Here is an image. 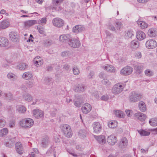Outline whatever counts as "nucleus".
I'll list each match as a JSON object with an SVG mask.
<instances>
[{
    "instance_id": "obj_1",
    "label": "nucleus",
    "mask_w": 157,
    "mask_h": 157,
    "mask_svg": "<svg viewBox=\"0 0 157 157\" xmlns=\"http://www.w3.org/2000/svg\"><path fill=\"white\" fill-rule=\"evenodd\" d=\"M19 124L23 128H29L33 125L34 121L32 119L30 118H25L21 120Z\"/></svg>"
},
{
    "instance_id": "obj_2",
    "label": "nucleus",
    "mask_w": 157,
    "mask_h": 157,
    "mask_svg": "<svg viewBox=\"0 0 157 157\" xmlns=\"http://www.w3.org/2000/svg\"><path fill=\"white\" fill-rule=\"evenodd\" d=\"M143 97V96L141 94L133 91L130 94L129 99L131 101L136 102L142 98Z\"/></svg>"
},
{
    "instance_id": "obj_3",
    "label": "nucleus",
    "mask_w": 157,
    "mask_h": 157,
    "mask_svg": "<svg viewBox=\"0 0 157 157\" xmlns=\"http://www.w3.org/2000/svg\"><path fill=\"white\" fill-rule=\"evenodd\" d=\"M60 128L63 134L68 137H71L72 134L70 126L67 124H63L60 126Z\"/></svg>"
},
{
    "instance_id": "obj_4",
    "label": "nucleus",
    "mask_w": 157,
    "mask_h": 157,
    "mask_svg": "<svg viewBox=\"0 0 157 157\" xmlns=\"http://www.w3.org/2000/svg\"><path fill=\"white\" fill-rule=\"evenodd\" d=\"M63 0H52L53 6L51 7V9L56 11H61L63 8L60 6Z\"/></svg>"
},
{
    "instance_id": "obj_5",
    "label": "nucleus",
    "mask_w": 157,
    "mask_h": 157,
    "mask_svg": "<svg viewBox=\"0 0 157 157\" xmlns=\"http://www.w3.org/2000/svg\"><path fill=\"white\" fill-rule=\"evenodd\" d=\"M32 113L33 117L37 119H42L44 118V112L38 109L33 110Z\"/></svg>"
},
{
    "instance_id": "obj_6",
    "label": "nucleus",
    "mask_w": 157,
    "mask_h": 157,
    "mask_svg": "<svg viewBox=\"0 0 157 157\" xmlns=\"http://www.w3.org/2000/svg\"><path fill=\"white\" fill-rule=\"evenodd\" d=\"M52 23L54 26L57 28H60L64 25V21L60 18L56 17L52 20Z\"/></svg>"
},
{
    "instance_id": "obj_7",
    "label": "nucleus",
    "mask_w": 157,
    "mask_h": 157,
    "mask_svg": "<svg viewBox=\"0 0 157 157\" xmlns=\"http://www.w3.org/2000/svg\"><path fill=\"white\" fill-rule=\"evenodd\" d=\"M145 46L148 49H154L157 47V42L153 39H149L146 42Z\"/></svg>"
},
{
    "instance_id": "obj_8",
    "label": "nucleus",
    "mask_w": 157,
    "mask_h": 157,
    "mask_svg": "<svg viewBox=\"0 0 157 157\" xmlns=\"http://www.w3.org/2000/svg\"><path fill=\"white\" fill-rule=\"evenodd\" d=\"M68 44L71 47L73 48H77L80 46V42L77 39L75 38H70Z\"/></svg>"
},
{
    "instance_id": "obj_9",
    "label": "nucleus",
    "mask_w": 157,
    "mask_h": 157,
    "mask_svg": "<svg viewBox=\"0 0 157 157\" xmlns=\"http://www.w3.org/2000/svg\"><path fill=\"white\" fill-rule=\"evenodd\" d=\"M133 71V68L130 66H127L122 68L120 71V74L123 75H128L131 74Z\"/></svg>"
},
{
    "instance_id": "obj_10",
    "label": "nucleus",
    "mask_w": 157,
    "mask_h": 157,
    "mask_svg": "<svg viewBox=\"0 0 157 157\" xmlns=\"http://www.w3.org/2000/svg\"><path fill=\"white\" fill-rule=\"evenodd\" d=\"M123 89L122 85L120 84H117L113 86L112 88V91L113 94H117L121 92Z\"/></svg>"
},
{
    "instance_id": "obj_11",
    "label": "nucleus",
    "mask_w": 157,
    "mask_h": 157,
    "mask_svg": "<svg viewBox=\"0 0 157 157\" xmlns=\"http://www.w3.org/2000/svg\"><path fill=\"white\" fill-rule=\"evenodd\" d=\"M50 143L49 137L47 136H44L41 139L40 145L41 147L45 148L48 147Z\"/></svg>"
},
{
    "instance_id": "obj_12",
    "label": "nucleus",
    "mask_w": 157,
    "mask_h": 157,
    "mask_svg": "<svg viewBox=\"0 0 157 157\" xmlns=\"http://www.w3.org/2000/svg\"><path fill=\"white\" fill-rule=\"evenodd\" d=\"M107 140L108 143L111 145H114L117 141V137L112 135L108 136Z\"/></svg>"
},
{
    "instance_id": "obj_13",
    "label": "nucleus",
    "mask_w": 157,
    "mask_h": 157,
    "mask_svg": "<svg viewBox=\"0 0 157 157\" xmlns=\"http://www.w3.org/2000/svg\"><path fill=\"white\" fill-rule=\"evenodd\" d=\"M92 107L91 105L88 103H85L81 108L82 112L85 114L88 113L91 110Z\"/></svg>"
},
{
    "instance_id": "obj_14",
    "label": "nucleus",
    "mask_w": 157,
    "mask_h": 157,
    "mask_svg": "<svg viewBox=\"0 0 157 157\" xmlns=\"http://www.w3.org/2000/svg\"><path fill=\"white\" fill-rule=\"evenodd\" d=\"M85 30L84 27L80 25H78L74 27L72 29V32L75 33L77 34Z\"/></svg>"
},
{
    "instance_id": "obj_15",
    "label": "nucleus",
    "mask_w": 157,
    "mask_h": 157,
    "mask_svg": "<svg viewBox=\"0 0 157 157\" xmlns=\"http://www.w3.org/2000/svg\"><path fill=\"white\" fill-rule=\"evenodd\" d=\"M71 37L68 34L60 35L59 36V41L63 43H66L67 41H69Z\"/></svg>"
},
{
    "instance_id": "obj_16",
    "label": "nucleus",
    "mask_w": 157,
    "mask_h": 157,
    "mask_svg": "<svg viewBox=\"0 0 157 157\" xmlns=\"http://www.w3.org/2000/svg\"><path fill=\"white\" fill-rule=\"evenodd\" d=\"M10 39L14 42H16L18 39L19 36L17 32H12L9 34Z\"/></svg>"
},
{
    "instance_id": "obj_17",
    "label": "nucleus",
    "mask_w": 157,
    "mask_h": 157,
    "mask_svg": "<svg viewBox=\"0 0 157 157\" xmlns=\"http://www.w3.org/2000/svg\"><path fill=\"white\" fill-rule=\"evenodd\" d=\"M94 137L97 141L101 144H104L106 142L105 138L104 136L100 135L96 136L94 135Z\"/></svg>"
},
{
    "instance_id": "obj_18",
    "label": "nucleus",
    "mask_w": 157,
    "mask_h": 157,
    "mask_svg": "<svg viewBox=\"0 0 157 157\" xmlns=\"http://www.w3.org/2000/svg\"><path fill=\"white\" fill-rule=\"evenodd\" d=\"M128 140L125 137H123L119 143V146L121 148H125L128 144Z\"/></svg>"
},
{
    "instance_id": "obj_19",
    "label": "nucleus",
    "mask_w": 157,
    "mask_h": 157,
    "mask_svg": "<svg viewBox=\"0 0 157 157\" xmlns=\"http://www.w3.org/2000/svg\"><path fill=\"white\" fill-rule=\"evenodd\" d=\"M93 127L94 132L96 133L99 132L101 129V127L100 123L95 122L93 124Z\"/></svg>"
},
{
    "instance_id": "obj_20",
    "label": "nucleus",
    "mask_w": 157,
    "mask_h": 157,
    "mask_svg": "<svg viewBox=\"0 0 157 157\" xmlns=\"http://www.w3.org/2000/svg\"><path fill=\"white\" fill-rule=\"evenodd\" d=\"M15 149L16 151L19 154H22L23 152L22 144L20 142H17L15 145Z\"/></svg>"
},
{
    "instance_id": "obj_21",
    "label": "nucleus",
    "mask_w": 157,
    "mask_h": 157,
    "mask_svg": "<svg viewBox=\"0 0 157 157\" xmlns=\"http://www.w3.org/2000/svg\"><path fill=\"white\" fill-rule=\"evenodd\" d=\"M134 115L139 120L141 121H144L146 117V116L145 114L140 112H138L135 113Z\"/></svg>"
},
{
    "instance_id": "obj_22",
    "label": "nucleus",
    "mask_w": 157,
    "mask_h": 157,
    "mask_svg": "<svg viewBox=\"0 0 157 157\" xmlns=\"http://www.w3.org/2000/svg\"><path fill=\"white\" fill-rule=\"evenodd\" d=\"M37 23V21L36 20H29L24 22V26L26 28H28Z\"/></svg>"
},
{
    "instance_id": "obj_23",
    "label": "nucleus",
    "mask_w": 157,
    "mask_h": 157,
    "mask_svg": "<svg viewBox=\"0 0 157 157\" xmlns=\"http://www.w3.org/2000/svg\"><path fill=\"white\" fill-rule=\"evenodd\" d=\"M136 37L138 40H142L146 38V35L143 31H139L137 32Z\"/></svg>"
},
{
    "instance_id": "obj_24",
    "label": "nucleus",
    "mask_w": 157,
    "mask_h": 157,
    "mask_svg": "<svg viewBox=\"0 0 157 157\" xmlns=\"http://www.w3.org/2000/svg\"><path fill=\"white\" fill-rule=\"evenodd\" d=\"M148 35L150 37H155L157 35L156 29L155 28H152L148 30L147 32Z\"/></svg>"
},
{
    "instance_id": "obj_25",
    "label": "nucleus",
    "mask_w": 157,
    "mask_h": 157,
    "mask_svg": "<svg viewBox=\"0 0 157 157\" xmlns=\"http://www.w3.org/2000/svg\"><path fill=\"white\" fill-rule=\"evenodd\" d=\"M140 44L138 41L136 40H133L130 43V47L132 49H136L139 47Z\"/></svg>"
},
{
    "instance_id": "obj_26",
    "label": "nucleus",
    "mask_w": 157,
    "mask_h": 157,
    "mask_svg": "<svg viewBox=\"0 0 157 157\" xmlns=\"http://www.w3.org/2000/svg\"><path fill=\"white\" fill-rule=\"evenodd\" d=\"M86 88V87L83 84H78L75 86L74 88L75 91L76 92H81L84 91Z\"/></svg>"
},
{
    "instance_id": "obj_27",
    "label": "nucleus",
    "mask_w": 157,
    "mask_h": 157,
    "mask_svg": "<svg viewBox=\"0 0 157 157\" xmlns=\"http://www.w3.org/2000/svg\"><path fill=\"white\" fill-rule=\"evenodd\" d=\"M10 25V22L8 20L6 19L1 22L0 28L2 29H5L8 27Z\"/></svg>"
},
{
    "instance_id": "obj_28",
    "label": "nucleus",
    "mask_w": 157,
    "mask_h": 157,
    "mask_svg": "<svg viewBox=\"0 0 157 157\" xmlns=\"http://www.w3.org/2000/svg\"><path fill=\"white\" fill-rule=\"evenodd\" d=\"M16 108V112L19 113H23L26 111V108L22 105H17Z\"/></svg>"
},
{
    "instance_id": "obj_29",
    "label": "nucleus",
    "mask_w": 157,
    "mask_h": 157,
    "mask_svg": "<svg viewBox=\"0 0 157 157\" xmlns=\"http://www.w3.org/2000/svg\"><path fill=\"white\" fill-rule=\"evenodd\" d=\"M134 67L137 72L140 73L142 71L143 66L140 63H137L133 65Z\"/></svg>"
},
{
    "instance_id": "obj_30",
    "label": "nucleus",
    "mask_w": 157,
    "mask_h": 157,
    "mask_svg": "<svg viewBox=\"0 0 157 157\" xmlns=\"http://www.w3.org/2000/svg\"><path fill=\"white\" fill-rule=\"evenodd\" d=\"M8 44V41L5 37H0V46L1 47H6Z\"/></svg>"
},
{
    "instance_id": "obj_31",
    "label": "nucleus",
    "mask_w": 157,
    "mask_h": 157,
    "mask_svg": "<svg viewBox=\"0 0 157 157\" xmlns=\"http://www.w3.org/2000/svg\"><path fill=\"white\" fill-rule=\"evenodd\" d=\"M103 69L106 71L110 72H113L115 71L114 67L112 65L109 64L105 65L104 66Z\"/></svg>"
},
{
    "instance_id": "obj_32",
    "label": "nucleus",
    "mask_w": 157,
    "mask_h": 157,
    "mask_svg": "<svg viewBox=\"0 0 157 157\" xmlns=\"http://www.w3.org/2000/svg\"><path fill=\"white\" fill-rule=\"evenodd\" d=\"M7 78L11 81H15L17 79V76L13 73L10 72L7 75Z\"/></svg>"
},
{
    "instance_id": "obj_33",
    "label": "nucleus",
    "mask_w": 157,
    "mask_h": 157,
    "mask_svg": "<svg viewBox=\"0 0 157 157\" xmlns=\"http://www.w3.org/2000/svg\"><path fill=\"white\" fill-rule=\"evenodd\" d=\"M139 109L142 112H144L146 110V107L145 103L142 101H140L138 104Z\"/></svg>"
},
{
    "instance_id": "obj_34",
    "label": "nucleus",
    "mask_w": 157,
    "mask_h": 157,
    "mask_svg": "<svg viewBox=\"0 0 157 157\" xmlns=\"http://www.w3.org/2000/svg\"><path fill=\"white\" fill-rule=\"evenodd\" d=\"M88 133L87 131L85 129L80 130L78 132V135L80 138L85 137Z\"/></svg>"
},
{
    "instance_id": "obj_35",
    "label": "nucleus",
    "mask_w": 157,
    "mask_h": 157,
    "mask_svg": "<svg viewBox=\"0 0 157 157\" xmlns=\"http://www.w3.org/2000/svg\"><path fill=\"white\" fill-rule=\"evenodd\" d=\"M117 122L116 121H111L108 122V125L109 128H114L117 126Z\"/></svg>"
},
{
    "instance_id": "obj_36",
    "label": "nucleus",
    "mask_w": 157,
    "mask_h": 157,
    "mask_svg": "<svg viewBox=\"0 0 157 157\" xmlns=\"http://www.w3.org/2000/svg\"><path fill=\"white\" fill-rule=\"evenodd\" d=\"M33 77V75L29 71L24 73L22 75L23 78L26 80L31 79Z\"/></svg>"
},
{
    "instance_id": "obj_37",
    "label": "nucleus",
    "mask_w": 157,
    "mask_h": 157,
    "mask_svg": "<svg viewBox=\"0 0 157 157\" xmlns=\"http://www.w3.org/2000/svg\"><path fill=\"white\" fill-rule=\"evenodd\" d=\"M4 96L5 99L8 101L12 100L13 99V95L10 92L5 93Z\"/></svg>"
},
{
    "instance_id": "obj_38",
    "label": "nucleus",
    "mask_w": 157,
    "mask_h": 157,
    "mask_svg": "<svg viewBox=\"0 0 157 157\" xmlns=\"http://www.w3.org/2000/svg\"><path fill=\"white\" fill-rule=\"evenodd\" d=\"M137 23L141 29H144L148 26V24L144 21H138Z\"/></svg>"
},
{
    "instance_id": "obj_39",
    "label": "nucleus",
    "mask_w": 157,
    "mask_h": 157,
    "mask_svg": "<svg viewBox=\"0 0 157 157\" xmlns=\"http://www.w3.org/2000/svg\"><path fill=\"white\" fill-rule=\"evenodd\" d=\"M114 21H113V19H112L109 21L108 25V28L113 31H115L116 30V29L113 26L114 25Z\"/></svg>"
},
{
    "instance_id": "obj_40",
    "label": "nucleus",
    "mask_w": 157,
    "mask_h": 157,
    "mask_svg": "<svg viewBox=\"0 0 157 157\" xmlns=\"http://www.w3.org/2000/svg\"><path fill=\"white\" fill-rule=\"evenodd\" d=\"M8 133V129L6 128H4L0 131V136L4 137L7 135Z\"/></svg>"
},
{
    "instance_id": "obj_41",
    "label": "nucleus",
    "mask_w": 157,
    "mask_h": 157,
    "mask_svg": "<svg viewBox=\"0 0 157 157\" xmlns=\"http://www.w3.org/2000/svg\"><path fill=\"white\" fill-rule=\"evenodd\" d=\"M24 99L28 101H30L33 100L32 97L29 94L25 93L23 96Z\"/></svg>"
},
{
    "instance_id": "obj_42",
    "label": "nucleus",
    "mask_w": 157,
    "mask_h": 157,
    "mask_svg": "<svg viewBox=\"0 0 157 157\" xmlns=\"http://www.w3.org/2000/svg\"><path fill=\"white\" fill-rule=\"evenodd\" d=\"M149 123L152 126H157V118H153L150 119Z\"/></svg>"
},
{
    "instance_id": "obj_43",
    "label": "nucleus",
    "mask_w": 157,
    "mask_h": 157,
    "mask_svg": "<svg viewBox=\"0 0 157 157\" xmlns=\"http://www.w3.org/2000/svg\"><path fill=\"white\" fill-rule=\"evenodd\" d=\"M28 67V65L24 63H19L17 66V68L21 70H25Z\"/></svg>"
},
{
    "instance_id": "obj_44",
    "label": "nucleus",
    "mask_w": 157,
    "mask_h": 157,
    "mask_svg": "<svg viewBox=\"0 0 157 157\" xmlns=\"http://www.w3.org/2000/svg\"><path fill=\"white\" fill-rule=\"evenodd\" d=\"M47 21V19L46 17H43L41 19H39L37 21V23L39 25L43 26L46 24Z\"/></svg>"
},
{
    "instance_id": "obj_45",
    "label": "nucleus",
    "mask_w": 157,
    "mask_h": 157,
    "mask_svg": "<svg viewBox=\"0 0 157 157\" xmlns=\"http://www.w3.org/2000/svg\"><path fill=\"white\" fill-rule=\"evenodd\" d=\"M115 115L117 117L122 118L124 117L125 115L122 111L117 110L115 111Z\"/></svg>"
},
{
    "instance_id": "obj_46",
    "label": "nucleus",
    "mask_w": 157,
    "mask_h": 157,
    "mask_svg": "<svg viewBox=\"0 0 157 157\" xmlns=\"http://www.w3.org/2000/svg\"><path fill=\"white\" fill-rule=\"evenodd\" d=\"M139 133L142 136H148L150 134V132H149L143 130H138Z\"/></svg>"
},
{
    "instance_id": "obj_47",
    "label": "nucleus",
    "mask_w": 157,
    "mask_h": 157,
    "mask_svg": "<svg viewBox=\"0 0 157 157\" xmlns=\"http://www.w3.org/2000/svg\"><path fill=\"white\" fill-rule=\"evenodd\" d=\"M113 21H114V25L115 26L116 29L117 30L120 29L121 26V22L118 21L116 19H113Z\"/></svg>"
},
{
    "instance_id": "obj_48",
    "label": "nucleus",
    "mask_w": 157,
    "mask_h": 157,
    "mask_svg": "<svg viewBox=\"0 0 157 157\" xmlns=\"http://www.w3.org/2000/svg\"><path fill=\"white\" fill-rule=\"evenodd\" d=\"M61 55L64 58H67L71 56V53L69 51H64L62 52Z\"/></svg>"
},
{
    "instance_id": "obj_49",
    "label": "nucleus",
    "mask_w": 157,
    "mask_h": 157,
    "mask_svg": "<svg viewBox=\"0 0 157 157\" xmlns=\"http://www.w3.org/2000/svg\"><path fill=\"white\" fill-rule=\"evenodd\" d=\"M37 28L39 33L40 34H44V29L43 27L40 25H38L37 26Z\"/></svg>"
},
{
    "instance_id": "obj_50",
    "label": "nucleus",
    "mask_w": 157,
    "mask_h": 157,
    "mask_svg": "<svg viewBox=\"0 0 157 157\" xmlns=\"http://www.w3.org/2000/svg\"><path fill=\"white\" fill-rule=\"evenodd\" d=\"M67 151L69 154L73 156L74 157H78V155L75 152L74 150L71 149H68L67 150Z\"/></svg>"
},
{
    "instance_id": "obj_51",
    "label": "nucleus",
    "mask_w": 157,
    "mask_h": 157,
    "mask_svg": "<svg viewBox=\"0 0 157 157\" xmlns=\"http://www.w3.org/2000/svg\"><path fill=\"white\" fill-rule=\"evenodd\" d=\"M105 32L106 35V38L107 39H109V41H111L113 38L112 35L110 32L107 31H105Z\"/></svg>"
},
{
    "instance_id": "obj_52",
    "label": "nucleus",
    "mask_w": 157,
    "mask_h": 157,
    "mask_svg": "<svg viewBox=\"0 0 157 157\" xmlns=\"http://www.w3.org/2000/svg\"><path fill=\"white\" fill-rule=\"evenodd\" d=\"M44 43L45 46H48L52 44V41L51 40L47 39L44 41Z\"/></svg>"
},
{
    "instance_id": "obj_53",
    "label": "nucleus",
    "mask_w": 157,
    "mask_h": 157,
    "mask_svg": "<svg viewBox=\"0 0 157 157\" xmlns=\"http://www.w3.org/2000/svg\"><path fill=\"white\" fill-rule=\"evenodd\" d=\"M73 73L75 75H77L79 73V71L76 66H74L73 68Z\"/></svg>"
},
{
    "instance_id": "obj_54",
    "label": "nucleus",
    "mask_w": 157,
    "mask_h": 157,
    "mask_svg": "<svg viewBox=\"0 0 157 157\" xmlns=\"http://www.w3.org/2000/svg\"><path fill=\"white\" fill-rule=\"evenodd\" d=\"M34 63L36 64V66L38 67L41 65L43 63V61L42 59L40 60H34Z\"/></svg>"
},
{
    "instance_id": "obj_55",
    "label": "nucleus",
    "mask_w": 157,
    "mask_h": 157,
    "mask_svg": "<svg viewBox=\"0 0 157 157\" xmlns=\"http://www.w3.org/2000/svg\"><path fill=\"white\" fill-rule=\"evenodd\" d=\"M145 75L148 76H152L153 75V72L149 69H147L145 71Z\"/></svg>"
},
{
    "instance_id": "obj_56",
    "label": "nucleus",
    "mask_w": 157,
    "mask_h": 157,
    "mask_svg": "<svg viewBox=\"0 0 157 157\" xmlns=\"http://www.w3.org/2000/svg\"><path fill=\"white\" fill-rule=\"evenodd\" d=\"M133 35L132 32L131 31H128L126 33L125 37L126 39H128L132 37Z\"/></svg>"
},
{
    "instance_id": "obj_57",
    "label": "nucleus",
    "mask_w": 157,
    "mask_h": 157,
    "mask_svg": "<svg viewBox=\"0 0 157 157\" xmlns=\"http://www.w3.org/2000/svg\"><path fill=\"white\" fill-rule=\"evenodd\" d=\"M6 123L5 120L3 118H0V128L4 127Z\"/></svg>"
},
{
    "instance_id": "obj_58",
    "label": "nucleus",
    "mask_w": 157,
    "mask_h": 157,
    "mask_svg": "<svg viewBox=\"0 0 157 157\" xmlns=\"http://www.w3.org/2000/svg\"><path fill=\"white\" fill-rule=\"evenodd\" d=\"M102 83L105 85H109L111 84V82L109 80L106 79H104L101 81Z\"/></svg>"
},
{
    "instance_id": "obj_59",
    "label": "nucleus",
    "mask_w": 157,
    "mask_h": 157,
    "mask_svg": "<svg viewBox=\"0 0 157 157\" xmlns=\"http://www.w3.org/2000/svg\"><path fill=\"white\" fill-rule=\"evenodd\" d=\"M125 112L127 116L129 117H131L133 114V112L131 110H126Z\"/></svg>"
},
{
    "instance_id": "obj_60",
    "label": "nucleus",
    "mask_w": 157,
    "mask_h": 157,
    "mask_svg": "<svg viewBox=\"0 0 157 157\" xmlns=\"http://www.w3.org/2000/svg\"><path fill=\"white\" fill-rule=\"evenodd\" d=\"M135 56L137 59L140 58L142 56L141 52H136L135 54Z\"/></svg>"
},
{
    "instance_id": "obj_61",
    "label": "nucleus",
    "mask_w": 157,
    "mask_h": 157,
    "mask_svg": "<svg viewBox=\"0 0 157 157\" xmlns=\"http://www.w3.org/2000/svg\"><path fill=\"white\" fill-rule=\"evenodd\" d=\"M94 75V72L93 71H90L89 74L88 75V77L90 79L93 78Z\"/></svg>"
},
{
    "instance_id": "obj_62",
    "label": "nucleus",
    "mask_w": 157,
    "mask_h": 157,
    "mask_svg": "<svg viewBox=\"0 0 157 157\" xmlns=\"http://www.w3.org/2000/svg\"><path fill=\"white\" fill-rule=\"evenodd\" d=\"M60 136L59 135H56L54 136V140L56 143H58L60 142Z\"/></svg>"
},
{
    "instance_id": "obj_63",
    "label": "nucleus",
    "mask_w": 157,
    "mask_h": 157,
    "mask_svg": "<svg viewBox=\"0 0 157 157\" xmlns=\"http://www.w3.org/2000/svg\"><path fill=\"white\" fill-rule=\"evenodd\" d=\"M34 82L33 81H29L27 84V86L28 87L31 88L33 86Z\"/></svg>"
},
{
    "instance_id": "obj_64",
    "label": "nucleus",
    "mask_w": 157,
    "mask_h": 157,
    "mask_svg": "<svg viewBox=\"0 0 157 157\" xmlns=\"http://www.w3.org/2000/svg\"><path fill=\"white\" fill-rule=\"evenodd\" d=\"M53 151V149L52 148H50L47 151L46 154L47 155H50L52 153Z\"/></svg>"
}]
</instances>
